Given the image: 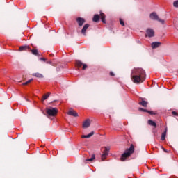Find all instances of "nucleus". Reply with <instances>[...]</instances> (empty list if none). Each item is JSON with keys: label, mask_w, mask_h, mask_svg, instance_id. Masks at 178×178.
Returning a JSON list of instances; mask_svg holds the SVG:
<instances>
[{"label": "nucleus", "mask_w": 178, "mask_h": 178, "mask_svg": "<svg viewBox=\"0 0 178 178\" xmlns=\"http://www.w3.org/2000/svg\"><path fill=\"white\" fill-rule=\"evenodd\" d=\"M76 22L79 27H81V26H83L86 23V19H84V18L78 17L76 18Z\"/></svg>", "instance_id": "nucleus-7"}, {"label": "nucleus", "mask_w": 178, "mask_h": 178, "mask_svg": "<svg viewBox=\"0 0 178 178\" xmlns=\"http://www.w3.org/2000/svg\"><path fill=\"white\" fill-rule=\"evenodd\" d=\"M139 105H142V106H144L145 108H146L147 105H148V102L143 100L142 102H139Z\"/></svg>", "instance_id": "nucleus-19"}, {"label": "nucleus", "mask_w": 178, "mask_h": 178, "mask_svg": "<svg viewBox=\"0 0 178 178\" xmlns=\"http://www.w3.org/2000/svg\"><path fill=\"white\" fill-rule=\"evenodd\" d=\"M147 78V74L143 68H134L132 70L131 73V79L135 84H140V83H144L145 79Z\"/></svg>", "instance_id": "nucleus-1"}, {"label": "nucleus", "mask_w": 178, "mask_h": 178, "mask_svg": "<svg viewBox=\"0 0 178 178\" xmlns=\"http://www.w3.org/2000/svg\"><path fill=\"white\" fill-rule=\"evenodd\" d=\"M76 65L78 67H81L83 66V63L78 60V61H76Z\"/></svg>", "instance_id": "nucleus-23"}, {"label": "nucleus", "mask_w": 178, "mask_h": 178, "mask_svg": "<svg viewBox=\"0 0 178 178\" xmlns=\"http://www.w3.org/2000/svg\"><path fill=\"white\" fill-rule=\"evenodd\" d=\"M148 124H149V126H153L154 127H156V123H155V122L151 120H148Z\"/></svg>", "instance_id": "nucleus-18"}, {"label": "nucleus", "mask_w": 178, "mask_h": 178, "mask_svg": "<svg viewBox=\"0 0 178 178\" xmlns=\"http://www.w3.org/2000/svg\"><path fill=\"white\" fill-rule=\"evenodd\" d=\"M33 76H35V77H38V79H42V77H44V76L38 72L33 74Z\"/></svg>", "instance_id": "nucleus-21"}, {"label": "nucleus", "mask_w": 178, "mask_h": 178, "mask_svg": "<svg viewBox=\"0 0 178 178\" xmlns=\"http://www.w3.org/2000/svg\"><path fill=\"white\" fill-rule=\"evenodd\" d=\"M32 81H33V79H31L28 80L26 82L24 83L23 85L27 86V84H30V83H31Z\"/></svg>", "instance_id": "nucleus-25"}, {"label": "nucleus", "mask_w": 178, "mask_h": 178, "mask_svg": "<svg viewBox=\"0 0 178 178\" xmlns=\"http://www.w3.org/2000/svg\"><path fill=\"white\" fill-rule=\"evenodd\" d=\"M139 111H141L142 112H147V113H149V115H155V112L149 111H147V109L140 108Z\"/></svg>", "instance_id": "nucleus-15"}, {"label": "nucleus", "mask_w": 178, "mask_h": 178, "mask_svg": "<svg viewBox=\"0 0 178 178\" xmlns=\"http://www.w3.org/2000/svg\"><path fill=\"white\" fill-rule=\"evenodd\" d=\"M110 76H115V74L113 72H110Z\"/></svg>", "instance_id": "nucleus-31"}, {"label": "nucleus", "mask_w": 178, "mask_h": 178, "mask_svg": "<svg viewBox=\"0 0 178 178\" xmlns=\"http://www.w3.org/2000/svg\"><path fill=\"white\" fill-rule=\"evenodd\" d=\"M174 8H178V0H176L173 2Z\"/></svg>", "instance_id": "nucleus-26"}, {"label": "nucleus", "mask_w": 178, "mask_h": 178, "mask_svg": "<svg viewBox=\"0 0 178 178\" xmlns=\"http://www.w3.org/2000/svg\"><path fill=\"white\" fill-rule=\"evenodd\" d=\"M111 150V147H105L103 148V154H102V159L104 161L106 159V156L109 155V151Z\"/></svg>", "instance_id": "nucleus-5"}, {"label": "nucleus", "mask_w": 178, "mask_h": 178, "mask_svg": "<svg viewBox=\"0 0 178 178\" xmlns=\"http://www.w3.org/2000/svg\"><path fill=\"white\" fill-rule=\"evenodd\" d=\"M31 52H32V54H33V55H38V50H37V49H31Z\"/></svg>", "instance_id": "nucleus-22"}, {"label": "nucleus", "mask_w": 178, "mask_h": 178, "mask_svg": "<svg viewBox=\"0 0 178 178\" xmlns=\"http://www.w3.org/2000/svg\"><path fill=\"white\" fill-rule=\"evenodd\" d=\"M120 23L121 26H124V22H123L122 20V19H120Z\"/></svg>", "instance_id": "nucleus-27"}, {"label": "nucleus", "mask_w": 178, "mask_h": 178, "mask_svg": "<svg viewBox=\"0 0 178 178\" xmlns=\"http://www.w3.org/2000/svg\"><path fill=\"white\" fill-rule=\"evenodd\" d=\"M47 63L49 64V65H51L52 64V61H47Z\"/></svg>", "instance_id": "nucleus-32"}, {"label": "nucleus", "mask_w": 178, "mask_h": 178, "mask_svg": "<svg viewBox=\"0 0 178 178\" xmlns=\"http://www.w3.org/2000/svg\"><path fill=\"white\" fill-rule=\"evenodd\" d=\"M49 97V93H47L46 95H43V97H42V100L43 101H45V99H48V98Z\"/></svg>", "instance_id": "nucleus-24"}, {"label": "nucleus", "mask_w": 178, "mask_h": 178, "mask_svg": "<svg viewBox=\"0 0 178 178\" xmlns=\"http://www.w3.org/2000/svg\"><path fill=\"white\" fill-rule=\"evenodd\" d=\"M133 152H134V145H131L129 149H127V150H125L124 154H122L121 161L122 162L126 161V159L129 158V156H130V155H131V154H133Z\"/></svg>", "instance_id": "nucleus-2"}, {"label": "nucleus", "mask_w": 178, "mask_h": 178, "mask_svg": "<svg viewBox=\"0 0 178 178\" xmlns=\"http://www.w3.org/2000/svg\"><path fill=\"white\" fill-rule=\"evenodd\" d=\"M30 46H21L19 47V51H30Z\"/></svg>", "instance_id": "nucleus-13"}, {"label": "nucleus", "mask_w": 178, "mask_h": 178, "mask_svg": "<svg viewBox=\"0 0 178 178\" xmlns=\"http://www.w3.org/2000/svg\"><path fill=\"white\" fill-rule=\"evenodd\" d=\"M67 115H70V116H74V118H77V116H79V114L76 113V111H73L72 109H70L67 112Z\"/></svg>", "instance_id": "nucleus-10"}, {"label": "nucleus", "mask_w": 178, "mask_h": 178, "mask_svg": "<svg viewBox=\"0 0 178 178\" xmlns=\"http://www.w3.org/2000/svg\"><path fill=\"white\" fill-rule=\"evenodd\" d=\"M40 60H42L43 62H45V60H47V59H45V58H40Z\"/></svg>", "instance_id": "nucleus-30"}, {"label": "nucleus", "mask_w": 178, "mask_h": 178, "mask_svg": "<svg viewBox=\"0 0 178 178\" xmlns=\"http://www.w3.org/2000/svg\"><path fill=\"white\" fill-rule=\"evenodd\" d=\"M172 114L174 115V116H177V112L176 111H172Z\"/></svg>", "instance_id": "nucleus-29"}, {"label": "nucleus", "mask_w": 178, "mask_h": 178, "mask_svg": "<svg viewBox=\"0 0 178 178\" xmlns=\"http://www.w3.org/2000/svg\"><path fill=\"white\" fill-rule=\"evenodd\" d=\"M99 17H100L99 15H98V14L95 15L94 17H93V22L97 23V22H99Z\"/></svg>", "instance_id": "nucleus-16"}, {"label": "nucleus", "mask_w": 178, "mask_h": 178, "mask_svg": "<svg viewBox=\"0 0 178 178\" xmlns=\"http://www.w3.org/2000/svg\"><path fill=\"white\" fill-rule=\"evenodd\" d=\"M88 27H90V24H86L83 26L81 30V33L83 34V35H86V31H87V29H88Z\"/></svg>", "instance_id": "nucleus-12"}, {"label": "nucleus", "mask_w": 178, "mask_h": 178, "mask_svg": "<svg viewBox=\"0 0 178 178\" xmlns=\"http://www.w3.org/2000/svg\"><path fill=\"white\" fill-rule=\"evenodd\" d=\"M83 70H86V69H87V65L86 64H83Z\"/></svg>", "instance_id": "nucleus-28"}, {"label": "nucleus", "mask_w": 178, "mask_h": 178, "mask_svg": "<svg viewBox=\"0 0 178 178\" xmlns=\"http://www.w3.org/2000/svg\"><path fill=\"white\" fill-rule=\"evenodd\" d=\"M93 134H94V131H92L88 135H82L81 138H90V137H92Z\"/></svg>", "instance_id": "nucleus-14"}, {"label": "nucleus", "mask_w": 178, "mask_h": 178, "mask_svg": "<svg viewBox=\"0 0 178 178\" xmlns=\"http://www.w3.org/2000/svg\"><path fill=\"white\" fill-rule=\"evenodd\" d=\"M90 124H91V121H90V119H87L83 122V129H87L88 127H90Z\"/></svg>", "instance_id": "nucleus-8"}, {"label": "nucleus", "mask_w": 178, "mask_h": 178, "mask_svg": "<svg viewBox=\"0 0 178 178\" xmlns=\"http://www.w3.org/2000/svg\"><path fill=\"white\" fill-rule=\"evenodd\" d=\"M95 159V155L92 154L90 159H86V162H92Z\"/></svg>", "instance_id": "nucleus-20"}, {"label": "nucleus", "mask_w": 178, "mask_h": 178, "mask_svg": "<svg viewBox=\"0 0 178 178\" xmlns=\"http://www.w3.org/2000/svg\"><path fill=\"white\" fill-rule=\"evenodd\" d=\"M146 35L147 37H154L155 35V32L154 31V29H148L146 31Z\"/></svg>", "instance_id": "nucleus-6"}, {"label": "nucleus", "mask_w": 178, "mask_h": 178, "mask_svg": "<svg viewBox=\"0 0 178 178\" xmlns=\"http://www.w3.org/2000/svg\"><path fill=\"white\" fill-rule=\"evenodd\" d=\"M149 17L152 20H157V22H159L160 23H161V24H165V20L160 19V17L155 12L152 13L149 15Z\"/></svg>", "instance_id": "nucleus-3"}, {"label": "nucleus", "mask_w": 178, "mask_h": 178, "mask_svg": "<svg viewBox=\"0 0 178 178\" xmlns=\"http://www.w3.org/2000/svg\"><path fill=\"white\" fill-rule=\"evenodd\" d=\"M167 133H168V128H165L164 132L162 133L161 134V141H165V140H166Z\"/></svg>", "instance_id": "nucleus-11"}, {"label": "nucleus", "mask_w": 178, "mask_h": 178, "mask_svg": "<svg viewBox=\"0 0 178 178\" xmlns=\"http://www.w3.org/2000/svg\"><path fill=\"white\" fill-rule=\"evenodd\" d=\"M46 113L49 116H56L58 115V108L54 107L47 108Z\"/></svg>", "instance_id": "nucleus-4"}, {"label": "nucleus", "mask_w": 178, "mask_h": 178, "mask_svg": "<svg viewBox=\"0 0 178 178\" xmlns=\"http://www.w3.org/2000/svg\"><path fill=\"white\" fill-rule=\"evenodd\" d=\"M100 17L102 23H106V21L105 20V14H104L103 13H100Z\"/></svg>", "instance_id": "nucleus-17"}, {"label": "nucleus", "mask_w": 178, "mask_h": 178, "mask_svg": "<svg viewBox=\"0 0 178 178\" xmlns=\"http://www.w3.org/2000/svg\"><path fill=\"white\" fill-rule=\"evenodd\" d=\"M161 43L159 42H154L151 44L152 48L153 49H155V48H158L159 47H161Z\"/></svg>", "instance_id": "nucleus-9"}]
</instances>
